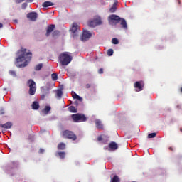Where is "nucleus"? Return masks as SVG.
<instances>
[{
  "label": "nucleus",
  "instance_id": "nucleus-29",
  "mask_svg": "<svg viewBox=\"0 0 182 182\" xmlns=\"http://www.w3.org/2000/svg\"><path fill=\"white\" fill-rule=\"evenodd\" d=\"M51 79H52V80H58V74L53 73L51 75Z\"/></svg>",
  "mask_w": 182,
  "mask_h": 182
},
{
  "label": "nucleus",
  "instance_id": "nucleus-17",
  "mask_svg": "<svg viewBox=\"0 0 182 182\" xmlns=\"http://www.w3.org/2000/svg\"><path fill=\"white\" fill-rule=\"evenodd\" d=\"M2 129H11L12 127V122H8L4 124H1Z\"/></svg>",
  "mask_w": 182,
  "mask_h": 182
},
{
  "label": "nucleus",
  "instance_id": "nucleus-25",
  "mask_svg": "<svg viewBox=\"0 0 182 182\" xmlns=\"http://www.w3.org/2000/svg\"><path fill=\"white\" fill-rule=\"evenodd\" d=\"M111 182H120V178H119V176H114V177L112 178Z\"/></svg>",
  "mask_w": 182,
  "mask_h": 182
},
{
  "label": "nucleus",
  "instance_id": "nucleus-40",
  "mask_svg": "<svg viewBox=\"0 0 182 182\" xmlns=\"http://www.w3.org/2000/svg\"><path fill=\"white\" fill-rule=\"evenodd\" d=\"M98 73H100V75H102V73H103V68H100V69L98 70Z\"/></svg>",
  "mask_w": 182,
  "mask_h": 182
},
{
  "label": "nucleus",
  "instance_id": "nucleus-33",
  "mask_svg": "<svg viewBox=\"0 0 182 182\" xmlns=\"http://www.w3.org/2000/svg\"><path fill=\"white\" fill-rule=\"evenodd\" d=\"M49 93V90H47V92L45 94H43L41 97L42 100L45 99V97H46V96H48V94Z\"/></svg>",
  "mask_w": 182,
  "mask_h": 182
},
{
  "label": "nucleus",
  "instance_id": "nucleus-28",
  "mask_svg": "<svg viewBox=\"0 0 182 182\" xmlns=\"http://www.w3.org/2000/svg\"><path fill=\"white\" fill-rule=\"evenodd\" d=\"M156 136V132H152L148 134V138L149 139H153Z\"/></svg>",
  "mask_w": 182,
  "mask_h": 182
},
{
  "label": "nucleus",
  "instance_id": "nucleus-7",
  "mask_svg": "<svg viewBox=\"0 0 182 182\" xmlns=\"http://www.w3.org/2000/svg\"><path fill=\"white\" fill-rule=\"evenodd\" d=\"M80 24L77 23H73L72 28H71V32L73 34V36H77L79 35V32H80Z\"/></svg>",
  "mask_w": 182,
  "mask_h": 182
},
{
  "label": "nucleus",
  "instance_id": "nucleus-35",
  "mask_svg": "<svg viewBox=\"0 0 182 182\" xmlns=\"http://www.w3.org/2000/svg\"><path fill=\"white\" fill-rule=\"evenodd\" d=\"M27 6H28V4L23 3L22 5H21V9H26Z\"/></svg>",
  "mask_w": 182,
  "mask_h": 182
},
{
  "label": "nucleus",
  "instance_id": "nucleus-42",
  "mask_svg": "<svg viewBox=\"0 0 182 182\" xmlns=\"http://www.w3.org/2000/svg\"><path fill=\"white\" fill-rule=\"evenodd\" d=\"M134 87L137 88V82L134 84Z\"/></svg>",
  "mask_w": 182,
  "mask_h": 182
},
{
  "label": "nucleus",
  "instance_id": "nucleus-16",
  "mask_svg": "<svg viewBox=\"0 0 182 182\" xmlns=\"http://www.w3.org/2000/svg\"><path fill=\"white\" fill-rule=\"evenodd\" d=\"M31 107L33 109V110H38L39 109L40 105H39V102H38V101H34L32 105H31Z\"/></svg>",
  "mask_w": 182,
  "mask_h": 182
},
{
  "label": "nucleus",
  "instance_id": "nucleus-6",
  "mask_svg": "<svg viewBox=\"0 0 182 182\" xmlns=\"http://www.w3.org/2000/svg\"><path fill=\"white\" fill-rule=\"evenodd\" d=\"M98 25H102V18L99 16H95L93 20L88 23L90 28H95V26H98Z\"/></svg>",
  "mask_w": 182,
  "mask_h": 182
},
{
  "label": "nucleus",
  "instance_id": "nucleus-37",
  "mask_svg": "<svg viewBox=\"0 0 182 182\" xmlns=\"http://www.w3.org/2000/svg\"><path fill=\"white\" fill-rule=\"evenodd\" d=\"M97 140L98 141H102V140H103V137H102V135L99 136L97 138Z\"/></svg>",
  "mask_w": 182,
  "mask_h": 182
},
{
  "label": "nucleus",
  "instance_id": "nucleus-18",
  "mask_svg": "<svg viewBox=\"0 0 182 182\" xmlns=\"http://www.w3.org/2000/svg\"><path fill=\"white\" fill-rule=\"evenodd\" d=\"M121 26L124 29H127V22H126V20L124 18H121L120 20Z\"/></svg>",
  "mask_w": 182,
  "mask_h": 182
},
{
  "label": "nucleus",
  "instance_id": "nucleus-31",
  "mask_svg": "<svg viewBox=\"0 0 182 182\" xmlns=\"http://www.w3.org/2000/svg\"><path fill=\"white\" fill-rule=\"evenodd\" d=\"M114 53L113 49L110 48L107 50L108 56H112Z\"/></svg>",
  "mask_w": 182,
  "mask_h": 182
},
{
  "label": "nucleus",
  "instance_id": "nucleus-20",
  "mask_svg": "<svg viewBox=\"0 0 182 182\" xmlns=\"http://www.w3.org/2000/svg\"><path fill=\"white\" fill-rule=\"evenodd\" d=\"M65 149H66V144H65V143L61 142V143L58 144V150H65Z\"/></svg>",
  "mask_w": 182,
  "mask_h": 182
},
{
  "label": "nucleus",
  "instance_id": "nucleus-3",
  "mask_svg": "<svg viewBox=\"0 0 182 182\" xmlns=\"http://www.w3.org/2000/svg\"><path fill=\"white\" fill-rule=\"evenodd\" d=\"M63 137L64 139H69L70 140H73V141H75L77 139V136L75 133L70 130H65L63 132Z\"/></svg>",
  "mask_w": 182,
  "mask_h": 182
},
{
  "label": "nucleus",
  "instance_id": "nucleus-14",
  "mask_svg": "<svg viewBox=\"0 0 182 182\" xmlns=\"http://www.w3.org/2000/svg\"><path fill=\"white\" fill-rule=\"evenodd\" d=\"M117 1H115L113 4V5L111 6V8L109 9V12L111 14L114 13L117 10Z\"/></svg>",
  "mask_w": 182,
  "mask_h": 182
},
{
  "label": "nucleus",
  "instance_id": "nucleus-34",
  "mask_svg": "<svg viewBox=\"0 0 182 182\" xmlns=\"http://www.w3.org/2000/svg\"><path fill=\"white\" fill-rule=\"evenodd\" d=\"M25 0H16L17 4H21V2H23ZM27 2H33V0H26Z\"/></svg>",
  "mask_w": 182,
  "mask_h": 182
},
{
  "label": "nucleus",
  "instance_id": "nucleus-45",
  "mask_svg": "<svg viewBox=\"0 0 182 182\" xmlns=\"http://www.w3.org/2000/svg\"><path fill=\"white\" fill-rule=\"evenodd\" d=\"M181 92H182V87L181 88Z\"/></svg>",
  "mask_w": 182,
  "mask_h": 182
},
{
  "label": "nucleus",
  "instance_id": "nucleus-38",
  "mask_svg": "<svg viewBox=\"0 0 182 182\" xmlns=\"http://www.w3.org/2000/svg\"><path fill=\"white\" fill-rule=\"evenodd\" d=\"M2 114H5V110L4 109H1L0 110V116L2 115Z\"/></svg>",
  "mask_w": 182,
  "mask_h": 182
},
{
  "label": "nucleus",
  "instance_id": "nucleus-26",
  "mask_svg": "<svg viewBox=\"0 0 182 182\" xmlns=\"http://www.w3.org/2000/svg\"><path fill=\"white\" fill-rule=\"evenodd\" d=\"M58 156L60 159H65V156H66V153L62 151V152H58Z\"/></svg>",
  "mask_w": 182,
  "mask_h": 182
},
{
  "label": "nucleus",
  "instance_id": "nucleus-4",
  "mask_svg": "<svg viewBox=\"0 0 182 182\" xmlns=\"http://www.w3.org/2000/svg\"><path fill=\"white\" fill-rule=\"evenodd\" d=\"M71 117L75 123H77L79 122H86V120H87L86 116L81 114H73L71 115Z\"/></svg>",
  "mask_w": 182,
  "mask_h": 182
},
{
  "label": "nucleus",
  "instance_id": "nucleus-12",
  "mask_svg": "<svg viewBox=\"0 0 182 182\" xmlns=\"http://www.w3.org/2000/svg\"><path fill=\"white\" fill-rule=\"evenodd\" d=\"M53 31H55V24H51L47 27L46 36H49Z\"/></svg>",
  "mask_w": 182,
  "mask_h": 182
},
{
  "label": "nucleus",
  "instance_id": "nucleus-21",
  "mask_svg": "<svg viewBox=\"0 0 182 182\" xmlns=\"http://www.w3.org/2000/svg\"><path fill=\"white\" fill-rule=\"evenodd\" d=\"M63 95V92H62V90H57L56 97H58V99H60Z\"/></svg>",
  "mask_w": 182,
  "mask_h": 182
},
{
  "label": "nucleus",
  "instance_id": "nucleus-41",
  "mask_svg": "<svg viewBox=\"0 0 182 182\" xmlns=\"http://www.w3.org/2000/svg\"><path fill=\"white\" fill-rule=\"evenodd\" d=\"M90 87H91L90 84H87V85H85V88H86V89H90Z\"/></svg>",
  "mask_w": 182,
  "mask_h": 182
},
{
  "label": "nucleus",
  "instance_id": "nucleus-1",
  "mask_svg": "<svg viewBox=\"0 0 182 182\" xmlns=\"http://www.w3.org/2000/svg\"><path fill=\"white\" fill-rule=\"evenodd\" d=\"M18 58H16V63L24 62L23 64L18 65V68H25L28 66V63L31 62L32 59V53H26V49L21 48L18 51Z\"/></svg>",
  "mask_w": 182,
  "mask_h": 182
},
{
  "label": "nucleus",
  "instance_id": "nucleus-39",
  "mask_svg": "<svg viewBox=\"0 0 182 182\" xmlns=\"http://www.w3.org/2000/svg\"><path fill=\"white\" fill-rule=\"evenodd\" d=\"M38 153H40V154L45 153V149H40L39 151H38Z\"/></svg>",
  "mask_w": 182,
  "mask_h": 182
},
{
  "label": "nucleus",
  "instance_id": "nucleus-2",
  "mask_svg": "<svg viewBox=\"0 0 182 182\" xmlns=\"http://www.w3.org/2000/svg\"><path fill=\"white\" fill-rule=\"evenodd\" d=\"M58 59L62 66H68L70 62H72V56L69 55V53L64 52L60 54Z\"/></svg>",
  "mask_w": 182,
  "mask_h": 182
},
{
  "label": "nucleus",
  "instance_id": "nucleus-24",
  "mask_svg": "<svg viewBox=\"0 0 182 182\" xmlns=\"http://www.w3.org/2000/svg\"><path fill=\"white\" fill-rule=\"evenodd\" d=\"M73 97V99H77V100H80V102H82L83 100V98H82V97L79 96L75 92H74Z\"/></svg>",
  "mask_w": 182,
  "mask_h": 182
},
{
  "label": "nucleus",
  "instance_id": "nucleus-22",
  "mask_svg": "<svg viewBox=\"0 0 182 182\" xmlns=\"http://www.w3.org/2000/svg\"><path fill=\"white\" fill-rule=\"evenodd\" d=\"M69 112H70V113H77V108H75L73 106H70L68 108Z\"/></svg>",
  "mask_w": 182,
  "mask_h": 182
},
{
  "label": "nucleus",
  "instance_id": "nucleus-5",
  "mask_svg": "<svg viewBox=\"0 0 182 182\" xmlns=\"http://www.w3.org/2000/svg\"><path fill=\"white\" fill-rule=\"evenodd\" d=\"M28 85L29 87V95H31V96H33L36 92V83L33 80L30 79L28 81Z\"/></svg>",
  "mask_w": 182,
  "mask_h": 182
},
{
  "label": "nucleus",
  "instance_id": "nucleus-30",
  "mask_svg": "<svg viewBox=\"0 0 182 182\" xmlns=\"http://www.w3.org/2000/svg\"><path fill=\"white\" fill-rule=\"evenodd\" d=\"M59 33H60V32L58 30H55L53 32L52 35L53 37L55 38V36H58L59 35Z\"/></svg>",
  "mask_w": 182,
  "mask_h": 182
},
{
  "label": "nucleus",
  "instance_id": "nucleus-46",
  "mask_svg": "<svg viewBox=\"0 0 182 182\" xmlns=\"http://www.w3.org/2000/svg\"><path fill=\"white\" fill-rule=\"evenodd\" d=\"M0 127H1V124H0Z\"/></svg>",
  "mask_w": 182,
  "mask_h": 182
},
{
  "label": "nucleus",
  "instance_id": "nucleus-23",
  "mask_svg": "<svg viewBox=\"0 0 182 182\" xmlns=\"http://www.w3.org/2000/svg\"><path fill=\"white\" fill-rule=\"evenodd\" d=\"M50 109H51L50 106H46L42 112L43 113H44V114H48V113H49V111Z\"/></svg>",
  "mask_w": 182,
  "mask_h": 182
},
{
  "label": "nucleus",
  "instance_id": "nucleus-10",
  "mask_svg": "<svg viewBox=\"0 0 182 182\" xmlns=\"http://www.w3.org/2000/svg\"><path fill=\"white\" fill-rule=\"evenodd\" d=\"M27 18L30 19L32 22H35L38 19V13L36 12H30L27 14Z\"/></svg>",
  "mask_w": 182,
  "mask_h": 182
},
{
  "label": "nucleus",
  "instance_id": "nucleus-32",
  "mask_svg": "<svg viewBox=\"0 0 182 182\" xmlns=\"http://www.w3.org/2000/svg\"><path fill=\"white\" fill-rule=\"evenodd\" d=\"M43 66V65L42 64L37 65L35 68V70H41V69H42Z\"/></svg>",
  "mask_w": 182,
  "mask_h": 182
},
{
  "label": "nucleus",
  "instance_id": "nucleus-19",
  "mask_svg": "<svg viewBox=\"0 0 182 182\" xmlns=\"http://www.w3.org/2000/svg\"><path fill=\"white\" fill-rule=\"evenodd\" d=\"M52 6H53V3H52L51 1H45L42 4V6H43V8H48V7Z\"/></svg>",
  "mask_w": 182,
  "mask_h": 182
},
{
  "label": "nucleus",
  "instance_id": "nucleus-15",
  "mask_svg": "<svg viewBox=\"0 0 182 182\" xmlns=\"http://www.w3.org/2000/svg\"><path fill=\"white\" fill-rule=\"evenodd\" d=\"M144 85V81L137 82V92L143 90Z\"/></svg>",
  "mask_w": 182,
  "mask_h": 182
},
{
  "label": "nucleus",
  "instance_id": "nucleus-27",
  "mask_svg": "<svg viewBox=\"0 0 182 182\" xmlns=\"http://www.w3.org/2000/svg\"><path fill=\"white\" fill-rule=\"evenodd\" d=\"M112 43H113V45H119V40L116 38H114L112 39Z\"/></svg>",
  "mask_w": 182,
  "mask_h": 182
},
{
  "label": "nucleus",
  "instance_id": "nucleus-44",
  "mask_svg": "<svg viewBox=\"0 0 182 182\" xmlns=\"http://www.w3.org/2000/svg\"><path fill=\"white\" fill-rule=\"evenodd\" d=\"M169 150L173 151V148H172V147H170V148H169Z\"/></svg>",
  "mask_w": 182,
  "mask_h": 182
},
{
  "label": "nucleus",
  "instance_id": "nucleus-13",
  "mask_svg": "<svg viewBox=\"0 0 182 182\" xmlns=\"http://www.w3.org/2000/svg\"><path fill=\"white\" fill-rule=\"evenodd\" d=\"M95 122L97 129H99L100 130H103V124H102V121H100V119H95Z\"/></svg>",
  "mask_w": 182,
  "mask_h": 182
},
{
  "label": "nucleus",
  "instance_id": "nucleus-8",
  "mask_svg": "<svg viewBox=\"0 0 182 182\" xmlns=\"http://www.w3.org/2000/svg\"><path fill=\"white\" fill-rule=\"evenodd\" d=\"M109 22H114L116 24L119 23L122 21V18L116 14H112L109 16Z\"/></svg>",
  "mask_w": 182,
  "mask_h": 182
},
{
  "label": "nucleus",
  "instance_id": "nucleus-36",
  "mask_svg": "<svg viewBox=\"0 0 182 182\" xmlns=\"http://www.w3.org/2000/svg\"><path fill=\"white\" fill-rule=\"evenodd\" d=\"M9 73V75H11V76H16V73H15V71L10 70Z\"/></svg>",
  "mask_w": 182,
  "mask_h": 182
},
{
  "label": "nucleus",
  "instance_id": "nucleus-11",
  "mask_svg": "<svg viewBox=\"0 0 182 182\" xmlns=\"http://www.w3.org/2000/svg\"><path fill=\"white\" fill-rule=\"evenodd\" d=\"M109 150H112V151H114V150H117L119 149V145L114 141L110 142L108 145Z\"/></svg>",
  "mask_w": 182,
  "mask_h": 182
},
{
  "label": "nucleus",
  "instance_id": "nucleus-43",
  "mask_svg": "<svg viewBox=\"0 0 182 182\" xmlns=\"http://www.w3.org/2000/svg\"><path fill=\"white\" fill-rule=\"evenodd\" d=\"M4 26V24H2L1 23H0V29L1 28H2Z\"/></svg>",
  "mask_w": 182,
  "mask_h": 182
},
{
  "label": "nucleus",
  "instance_id": "nucleus-9",
  "mask_svg": "<svg viewBox=\"0 0 182 182\" xmlns=\"http://www.w3.org/2000/svg\"><path fill=\"white\" fill-rule=\"evenodd\" d=\"M90 38H92V33H90L87 31H83V33L80 38V40L82 42H85V41H87V39H90Z\"/></svg>",
  "mask_w": 182,
  "mask_h": 182
}]
</instances>
